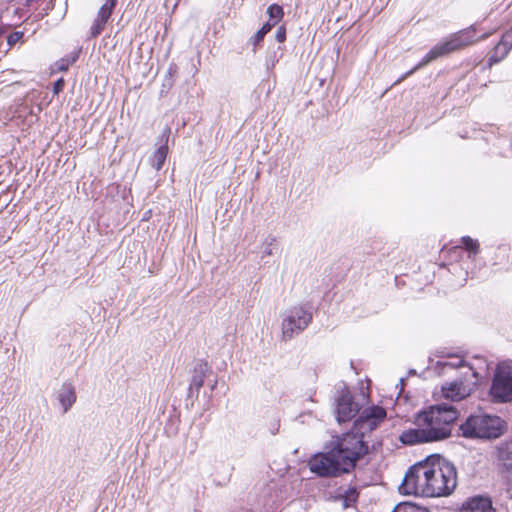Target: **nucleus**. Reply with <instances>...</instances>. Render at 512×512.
Masks as SVG:
<instances>
[{"mask_svg":"<svg viewBox=\"0 0 512 512\" xmlns=\"http://www.w3.org/2000/svg\"><path fill=\"white\" fill-rule=\"evenodd\" d=\"M457 486V471L453 463L434 454L412 465L399 490L405 495L442 497L450 495Z\"/></svg>","mask_w":512,"mask_h":512,"instance_id":"f257e3e1","label":"nucleus"},{"mask_svg":"<svg viewBox=\"0 0 512 512\" xmlns=\"http://www.w3.org/2000/svg\"><path fill=\"white\" fill-rule=\"evenodd\" d=\"M368 453V442L352 429L332 441L328 451L313 455L308 466L319 477L336 478L352 472Z\"/></svg>","mask_w":512,"mask_h":512,"instance_id":"f03ea898","label":"nucleus"},{"mask_svg":"<svg viewBox=\"0 0 512 512\" xmlns=\"http://www.w3.org/2000/svg\"><path fill=\"white\" fill-rule=\"evenodd\" d=\"M459 409L452 404L438 403L417 414L415 424L423 427L431 442L449 438L455 421L459 418Z\"/></svg>","mask_w":512,"mask_h":512,"instance_id":"7ed1b4c3","label":"nucleus"},{"mask_svg":"<svg viewBox=\"0 0 512 512\" xmlns=\"http://www.w3.org/2000/svg\"><path fill=\"white\" fill-rule=\"evenodd\" d=\"M475 32V27L472 25L466 29L454 33L446 41L437 44L424 56V58L414 68H412L411 70L406 72L401 78H399L396 81V84L400 83L402 80L412 75L418 69L426 66L427 64L437 59L438 57L445 56L451 52L463 49L479 40L486 39L489 36L488 33H485L482 36L476 38Z\"/></svg>","mask_w":512,"mask_h":512,"instance_id":"20e7f679","label":"nucleus"},{"mask_svg":"<svg viewBox=\"0 0 512 512\" xmlns=\"http://www.w3.org/2000/svg\"><path fill=\"white\" fill-rule=\"evenodd\" d=\"M507 429V423L496 415H470L460 425L462 435L466 438H499Z\"/></svg>","mask_w":512,"mask_h":512,"instance_id":"39448f33","label":"nucleus"},{"mask_svg":"<svg viewBox=\"0 0 512 512\" xmlns=\"http://www.w3.org/2000/svg\"><path fill=\"white\" fill-rule=\"evenodd\" d=\"M489 396L493 403L512 402V361H503L496 365L489 388Z\"/></svg>","mask_w":512,"mask_h":512,"instance_id":"423d86ee","label":"nucleus"},{"mask_svg":"<svg viewBox=\"0 0 512 512\" xmlns=\"http://www.w3.org/2000/svg\"><path fill=\"white\" fill-rule=\"evenodd\" d=\"M386 410L381 406L365 408L354 421L353 430L365 440L367 434L378 428L386 418Z\"/></svg>","mask_w":512,"mask_h":512,"instance_id":"0eeeda50","label":"nucleus"},{"mask_svg":"<svg viewBox=\"0 0 512 512\" xmlns=\"http://www.w3.org/2000/svg\"><path fill=\"white\" fill-rule=\"evenodd\" d=\"M312 321V313L303 306L294 307L282 322V332L285 339H292L295 334L303 331Z\"/></svg>","mask_w":512,"mask_h":512,"instance_id":"6e6552de","label":"nucleus"},{"mask_svg":"<svg viewBox=\"0 0 512 512\" xmlns=\"http://www.w3.org/2000/svg\"><path fill=\"white\" fill-rule=\"evenodd\" d=\"M360 410V406L353 400L349 391L342 393L337 402L336 418L338 422H347L354 418Z\"/></svg>","mask_w":512,"mask_h":512,"instance_id":"1a4fd4ad","label":"nucleus"},{"mask_svg":"<svg viewBox=\"0 0 512 512\" xmlns=\"http://www.w3.org/2000/svg\"><path fill=\"white\" fill-rule=\"evenodd\" d=\"M211 373V368L207 362L199 360L196 362L191 376V381L188 387V398H198L199 391L204 384L207 375Z\"/></svg>","mask_w":512,"mask_h":512,"instance_id":"9d476101","label":"nucleus"},{"mask_svg":"<svg viewBox=\"0 0 512 512\" xmlns=\"http://www.w3.org/2000/svg\"><path fill=\"white\" fill-rule=\"evenodd\" d=\"M116 5L117 0H106V2L100 7L97 17L90 27V38H97L102 33Z\"/></svg>","mask_w":512,"mask_h":512,"instance_id":"9b49d317","label":"nucleus"},{"mask_svg":"<svg viewBox=\"0 0 512 512\" xmlns=\"http://www.w3.org/2000/svg\"><path fill=\"white\" fill-rule=\"evenodd\" d=\"M512 49V29L506 31L497 45L490 53L487 61V66L491 68L494 64L503 60Z\"/></svg>","mask_w":512,"mask_h":512,"instance_id":"f8f14e48","label":"nucleus"},{"mask_svg":"<svg viewBox=\"0 0 512 512\" xmlns=\"http://www.w3.org/2000/svg\"><path fill=\"white\" fill-rule=\"evenodd\" d=\"M497 459L502 466L507 478V484L512 488V441L499 444L497 447Z\"/></svg>","mask_w":512,"mask_h":512,"instance_id":"ddd939ff","label":"nucleus"},{"mask_svg":"<svg viewBox=\"0 0 512 512\" xmlns=\"http://www.w3.org/2000/svg\"><path fill=\"white\" fill-rule=\"evenodd\" d=\"M459 512H496L488 496H474L468 499Z\"/></svg>","mask_w":512,"mask_h":512,"instance_id":"4468645a","label":"nucleus"},{"mask_svg":"<svg viewBox=\"0 0 512 512\" xmlns=\"http://www.w3.org/2000/svg\"><path fill=\"white\" fill-rule=\"evenodd\" d=\"M416 428L404 430L400 436L399 441L407 446H413L423 443H432L426 435L423 427L416 425Z\"/></svg>","mask_w":512,"mask_h":512,"instance_id":"2eb2a0df","label":"nucleus"},{"mask_svg":"<svg viewBox=\"0 0 512 512\" xmlns=\"http://www.w3.org/2000/svg\"><path fill=\"white\" fill-rule=\"evenodd\" d=\"M169 133L170 130L168 129L162 134L161 144L153 153V156L150 159L151 166L157 171L161 170L167 158Z\"/></svg>","mask_w":512,"mask_h":512,"instance_id":"dca6fc26","label":"nucleus"},{"mask_svg":"<svg viewBox=\"0 0 512 512\" xmlns=\"http://www.w3.org/2000/svg\"><path fill=\"white\" fill-rule=\"evenodd\" d=\"M443 396L447 400L461 401L469 395V390L463 382L450 383L448 387H442Z\"/></svg>","mask_w":512,"mask_h":512,"instance_id":"f3484780","label":"nucleus"},{"mask_svg":"<svg viewBox=\"0 0 512 512\" xmlns=\"http://www.w3.org/2000/svg\"><path fill=\"white\" fill-rule=\"evenodd\" d=\"M58 400L63 407L64 413L68 412L76 402L75 387L72 383H63L58 393Z\"/></svg>","mask_w":512,"mask_h":512,"instance_id":"a211bd4d","label":"nucleus"},{"mask_svg":"<svg viewBox=\"0 0 512 512\" xmlns=\"http://www.w3.org/2000/svg\"><path fill=\"white\" fill-rule=\"evenodd\" d=\"M338 491L339 493L335 496V499L341 500L344 508L353 507L357 503L360 492L356 486L348 487L343 491L340 487Z\"/></svg>","mask_w":512,"mask_h":512,"instance_id":"6ab92c4d","label":"nucleus"},{"mask_svg":"<svg viewBox=\"0 0 512 512\" xmlns=\"http://www.w3.org/2000/svg\"><path fill=\"white\" fill-rule=\"evenodd\" d=\"M392 512H431L428 508L418 506L411 502L399 503Z\"/></svg>","mask_w":512,"mask_h":512,"instance_id":"aec40b11","label":"nucleus"},{"mask_svg":"<svg viewBox=\"0 0 512 512\" xmlns=\"http://www.w3.org/2000/svg\"><path fill=\"white\" fill-rule=\"evenodd\" d=\"M267 14L271 21H275L278 23L284 16V11L282 6L278 4H271L267 9Z\"/></svg>","mask_w":512,"mask_h":512,"instance_id":"412c9836","label":"nucleus"},{"mask_svg":"<svg viewBox=\"0 0 512 512\" xmlns=\"http://www.w3.org/2000/svg\"><path fill=\"white\" fill-rule=\"evenodd\" d=\"M461 243L469 253H472L473 255L479 253L480 248L477 240H474L469 236H464L461 238Z\"/></svg>","mask_w":512,"mask_h":512,"instance_id":"4be33fe9","label":"nucleus"},{"mask_svg":"<svg viewBox=\"0 0 512 512\" xmlns=\"http://www.w3.org/2000/svg\"><path fill=\"white\" fill-rule=\"evenodd\" d=\"M265 34L259 29L252 37L249 38L247 45L252 46L255 53L260 44L264 41Z\"/></svg>","mask_w":512,"mask_h":512,"instance_id":"5701e85b","label":"nucleus"},{"mask_svg":"<svg viewBox=\"0 0 512 512\" xmlns=\"http://www.w3.org/2000/svg\"><path fill=\"white\" fill-rule=\"evenodd\" d=\"M442 365V367H449L452 369L460 368L466 366V362L463 359L456 358L454 361H445V362H438Z\"/></svg>","mask_w":512,"mask_h":512,"instance_id":"b1692460","label":"nucleus"},{"mask_svg":"<svg viewBox=\"0 0 512 512\" xmlns=\"http://www.w3.org/2000/svg\"><path fill=\"white\" fill-rule=\"evenodd\" d=\"M24 33L22 31H14L10 33L7 37V43L10 47L18 43L23 37Z\"/></svg>","mask_w":512,"mask_h":512,"instance_id":"393cba45","label":"nucleus"},{"mask_svg":"<svg viewBox=\"0 0 512 512\" xmlns=\"http://www.w3.org/2000/svg\"><path fill=\"white\" fill-rule=\"evenodd\" d=\"M276 243V237H269L265 241L266 247L263 250V257L273 255V245Z\"/></svg>","mask_w":512,"mask_h":512,"instance_id":"a878e982","label":"nucleus"},{"mask_svg":"<svg viewBox=\"0 0 512 512\" xmlns=\"http://www.w3.org/2000/svg\"><path fill=\"white\" fill-rule=\"evenodd\" d=\"M57 69L61 72H64V71H67L69 66L71 65L69 60L66 59L65 57L64 58H61L60 60H58L56 63H55Z\"/></svg>","mask_w":512,"mask_h":512,"instance_id":"bb28decb","label":"nucleus"},{"mask_svg":"<svg viewBox=\"0 0 512 512\" xmlns=\"http://www.w3.org/2000/svg\"><path fill=\"white\" fill-rule=\"evenodd\" d=\"M65 86V81L63 78H59L57 81H55L53 85V93L55 95H58L61 91H63Z\"/></svg>","mask_w":512,"mask_h":512,"instance_id":"cd10ccee","label":"nucleus"},{"mask_svg":"<svg viewBox=\"0 0 512 512\" xmlns=\"http://www.w3.org/2000/svg\"><path fill=\"white\" fill-rule=\"evenodd\" d=\"M275 38L278 42L282 43L286 40V28L284 26H280L275 34Z\"/></svg>","mask_w":512,"mask_h":512,"instance_id":"c85d7f7f","label":"nucleus"},{"mask_svg":"<svg viewBox=\"0 0 512 512\" xmlns=\"http://www.w3.org/2000/svg\"><path fill=\"white\" fill-rule=\"evenodd\" d=\"M276 24H277V23H275V21H272V22H271V20H270V21L266 22V23H265V24L260 28V30H261L265 35H267V34L271 31V29H272Z\"/></svg>","mask_w":512,"mask_h":512,"instance_id":"c756f323","label":"nucleus"},{"mask_svg":"<svg viewBox=\"0 0 512 512\" xmlns=\"http://www.w3.org/2000/svg\"><path fill=\"white\" fill-rule=\"evenodd\" d=\"M65 58L68 59L70 64L72 65L78 60L79 52H74L73 54L66 56Z\"/></svg>","mask_w":512,"mask_h":512,"instance_id":"7c9ffc66","label":"nucleus"},{"mask_svg":"<svg viewBox=\"0 0 512 512\" xmlns=\"http://www.w3.org/2000/svg\"><path fill=\"white\" fill-rule=\"evenodd\" d=\"M217 386V381H215L213 384H211V390H214Z\"/></svg>","mask_w":512,"mask_h":512,"instance_id":"2f4dec72","label":"nucleus"},{"mask_svg":"<svg viewBox=\"0 0 512 512\" xmlns=\"http://www.w3.org/2000/svg\"><path fill=\"white\" fill-rule=\"evenodd\" d=\"M473 375H474L475 377H478L477 372H473Z\"/></svg>","mask_w":512,"mask_h":512,"instance_id":"473e14b6","label":"nucleus"},{"mask_svg":"<svg viewBox=\"0 0 512 512\" xmlns=\"http://www.w3.org/2000/svg\"><path fill=\"white\" fill-rule=\"evenodd\" d=\"M3 33V31L0 29V35Z\"/></svg>","mask_w":512,"mask_h":512,"instance_id":"72a5a7b5","label":"nucleus"}]
</instances>
